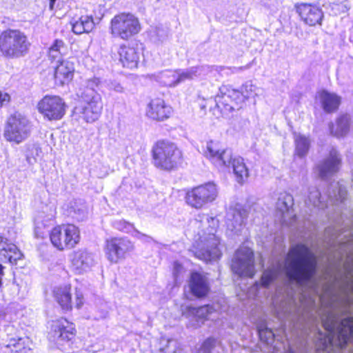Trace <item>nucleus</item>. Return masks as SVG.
<instances>
[{"mask_svg": "<svg viewBox=\"0 0 353 353\" xmlns=\"http://www.w3.org/2000/svg\"><path fill=\"white\" fill-rule=\"evenodd\" d=\"M353 295V284L350 287ZM321 321L325 332L318 329L319 345L323 353H353V298L347 292L337 297Z\"/></svg>", "mask_w": 353, "mask_h": 353, "instance_id": "1", "label": "nucleus"}, {"mask_svg": "<svg viewBox=\"0 0 353 353\" xmlns=\"http://www.w3.org/2000/svg\"><path fill=\"white\" fill-rule=\"evenodd\" d=\"M284 268L290 281L302 288H310L317 292V281L314 276L317 270V259L307 245L298 243L292 246L286 256Z\"/></svg>", "mask_w": 353, "mask_h": 353, "instance_id": "2", "label": "nucleus"}, {"mask_svg": "<svg viewBox=\"0 0 353 353\" xmlns=\"http://www.w3.org/2000/svg\"><path fill=\"white\" fill-rule=\"evenodd\" d=\"M193 224L200 230L190 252L196 258L206 262L219 259L221 256V251L220 240L216 236L218 219L208 214H199Z\"/></svg>", "mask_w": 353, "mask_h": 353, "instance_id": "3", "label": "nucleus"}, {"mask_svg": "<svg viewBox=\"0 0 353 353\" xmlns=\"http://www.w3.org/2000/svg\"><path fill=\"white\" fill-rule=\"evenodd\" d=\"M100 83V79L97 77L85 81L81 89L80 97L85 105L74 108V117L81 118L86 123H93L100 117L103 107L101 97L97 90Z\"/></svg>", "mask_w": 353, "mask_h": 353, "instance_id": "4", "label": "nucleus"}, {"mask_svg": "<svg viewBox=\"0 0 353 353\" xmlns=\"http://www.w3.org/2000/svg\"><path fill=\"white\" fill-rule=\"evenodd\" d=\"M30 46L27 36L19 30L8 29L0 34V52L7 58L24 57Z\"/></svg>", "mask_w": 353, "mask_h": 353, "instance_id": "5", "label": "nucleus"}, {"mask_svg": "<svg viewBox=\"0 0 353 353\" xmlns=\"http://www.w3.org/2000/svg\"><path fill=\"white\" fill-rule=\"evenodd\" d=\"M32 127V123L26 116L15 112L7 119L3 137L8 142L20 144L30 137Z\"/></svg>", "mask_w": 353, "mask_h": 353, "instance_id": "6", "label": "nucleus"}, {"mask_svg": "<svg viewBox=\"0 0 353 353\" xmlns=\"http://www.w3.org/2000/svg\"><path fill=\"white\" fill-rule=\"evenodd\" d=\"M152 157L157 168L170 170L181 163L182 152L175 144L159 141L152 147Z\"/></svg>", "mask_w": 353, "mask_h": 353, "instance_id": "7", "label": "nucleus"}, {"mask_svg": "<svg viewBox=\"0 0 353 353\" xmlns=\"http://www.w3.org/2000/svg\"><path fill=\"white\" fill-rule=\"evenodd\" d=\"M220 94L208 103H214L215 107L222 114H227L242 108L245 100L250 99V95L245 94L242 90L233 89L229 85H222L219 88Z\"/></svg>", "mask_w": 353, "mask_h": 353, "instance_id": "8", "label": "nucleus"}, {"mask_svg": "<svg viewBox=\"0 0 353 353\" xmlns=\"http://www.w3.org/2000/svg\"><path fill=\"white\" fill-rule=\"evenodd\" d=\"M218 194L217 185L213 182H208L188 190L185 199L190 207L201 209L214 201Z\"/></svg>", "mask_w": 353, "mask_h": 353, "instance_id": "9", "label": "nucleus"}, {"mask_svg": "<svg viewBox=\"0 0 353 353\" xmlns=\"http://www.w3.org/2000/svg\"><path fill=\"white\" fill-rule=\"evenodd\" d=\"M140 30L141 26L138 19L130 13L117 14L110 22L112 35L123 40H128L138 34Z\"/></svg>", "mask_w": 353, "mask_h": 353, "instance_id": "10", "label": "nucleus"}, {"mask_svg": "<svg viewBox=\"0 0 353 353\" xmlns=\"http://www.w3.org/2000/svg\"><path fill=\"white\" fill-rule=\"evenodd\" d=\"M50 239L52 245L59 250L72 248L79 241V230L72 224L57 226L51 231Z\"/></svg>", "mask_w": 353, "mask_h": 353, "instance_id": "11", "label": "nucleus"}, {"mask_svg": "<svg viewBox=\"0 0 353 353\" xmlns=\"http://www.w3.org/2000/svg\"><path fill=\"white\" fill-rule=\"evenodd\" d=\"M75 335L74 325L62 318L52 322L48 338L51 343L56 345L57 348L61 349L66 343L71 341Z\"/></svg>", "mask_w": 353, "mask_h": 353, "instance_id": "12", "label": "nucleus"}, {"mask_svg": "<svg viewBox=\"0 0 353 353\" xmlns=\"http://www.w3.org/2000/svg\"><path fill=\"white\" fill-rule=\"evenodd\" d=\"M204 154L210 161L219 169H230L236 156L232 149L222 147L219 141L207 142Z\"/></svg>", "mask_w": 353, "mask_h": 353, "instance_id": "13", "label": "nucleus"}, {"mask_svg": "<svg viewBox=\"0 0 353 353\" xmlns=\"http://www.w3.org/2000/svg\"><path fill=\"white\" fill-rule=\"evenodd\" d=\"M66 103L57 95H46L37 104V110L48 121L61 119L66 112Z\"/></svg>", "mask_w": 353, "mask_h": 353, "instance_id": "14", "label": "nucleus"}, {"mask_svg": "<svg viewBox=\"0 0 353 353\" xmlns=\"http://www.w3.org/2000/svg\"><path fill=\"white\" fill-rule=\"evenodd\" d=\"M231 268L233 272L240 277L252 278L255 274L252 250L247 247L238 249L232 259Z\"/></svg>", "mask_w": 353, "mask_h": 353, "instance_id": "15", "label": "nucleus"}, {"mask_svg": "<svg viewBox=\"0 0 353 353\" xmlns=\"http://www.w3.org/2000/svg\"><path fill=\"white\" fill-rule=\"evenodd\" d=\"M133 243L127 237H114L107 239L105 254L112 263H117L125 259L134 250Z\"/></svg>", "mask_w": 353, "mask_h": 353, "instance_id": "16", "label": "nucleus"}, {"mask_svg": "<svg viewBox=\"0 0 353 353\" xmlns=\"http://www.w3.org/2000/svg\"><path fill=\"white\" fill-rule=\"evenodd\" d=\"M247 210L240 204L230 207L226 214L225 224L229 236H240L245 231Z\"/></svg>", "mask_w": 353, "mask_h": 353, "instance_id": "17", "label": "nucleus"}, {"mask_svg": "<svg viewBox=\"0 0 353 353\" xmlns=\"http://www.w3.org/2000/svg\"><path fill=\"white\" fill-rule=\"evenodd\" d=\"M294 199L292 194L283 192L279 195L276 209L280 216V221L283 225L293 226L296 221V216L293 210Z\"/></svg>", "mask_w": 353, "mask_h": 353, "instance_id": "18", "label": "nucleus"}, {"mask_svg": "<svg viewBox=\"0 0 353 353\" xmlns=\"http://www.w3.org/2000/svg\"><path fill=\"white\" fill-rule=\"evenodd\" d=\"M71 268L77 274H83L92 270L96 265L94 254L87 250H78L70 255Z\"/></svg>", "mask_w": 353, "mask_h": 353, "instance_id": "19", "label": "nucleus"}, {"mask_svg": "<svg viewBox=\"0 0 353 353\" xmlns=\"http://www.w3.org/2000/svg\"><path fill=\"white\" fill-rule=\"evenodd\" d=\"M341 163V156L336 149L332 148L328 156L317 165L319 176L323 180H327L339 171Z\"/></svg>", "mask_w": 353, "mask_h": 353, "instance_id": "20", "label": "nucleus"}, {"mask_svg": "<svg viewBox=\"0 0 353 353\" xmlns=\"http://www.w3.org/2000/svg\"><path fill=\"white\" fill-rule=\"evenodd\" d=\"M172 113V108L161 98L152 99L148 105L146 114L148 117L157 121H164Z\"/></svg>", "mask_w": 353, "mask_h": 353, "instance_id": "21", "label": "nucleus"}, {"mask_svg": "<svg viewBox=\"0 0 353 353\" xmlns=\"http://www.w3.org/2000/svg\"><path fill=\"white\" fill-rule=\"evenodd\" d=\"M17 328L12 324L5 326L4 332L7 335L6 347L11 348L12 353H32L30 347L26 346L25 339L17 336Z\"/></svg>", "mask_w": 353, "mask_h": 353, "instance_id": "22", "label": "nucleus"}, {"mask_svg": "<svg viewBox=\"0 0 353 353\" xmlns=\"http://www.w3.org/2000/svg\"><path fill=\"white\" fill-rule=\"evenodd\" d=\"M74 59L61 60L58 63L54 70V79L57 83L64 85L69 83L74 77Z\"/></svg>", "mask_w": 353, "mask_h": 353, "instance_id": "23", "label": "nucleus"}, {"mask_svg": "<svg viewBox=\"0 0 353 353\" xmlns=\"http://www.w3.org/2000/svg\"><path fill=\"white\" fill-rule=\"evenodd\" d=\"M188 314L191 316V322H195L192 324L194 327H199L205 320H214L217 314V312L214 306L206 305L199 307H188Z\"/></svg>", "mask_w": 353, "mask_h": 353, "instance_id": "24", "label": "nucleus"}, {"mask_svg": "<svg viewBox=\"0 0 353 353\" xmlns=\"http://www.w3.org/2000/svg\"><path fill=\"white\" fill-rule=\"evenodd\" d=\"M297 12L301 19L309 26L321 23L323 17L322 10L317 6L310 4H301L297 7Z\"/></svg>", "mask_w": 353, "mask_h": 353, "instance_id": "25", "label": "nucleus"}, {"mask_svg": "<svg viewBox=\"0 0 353 353\" xmlns=\"http://www.w3.org/2000/svg\"><path fill=\"white\" fill-rule=\"evenodd\" d=\"M22 256V253L14 244L0 236V259L1 261L16 264Z\"/></svg>", "mask_w": 353, "mask_h": 353, "instance_id": "26", "label": "nucleus"}, {"mask_svg": "<svg viewBox=\"0 0 353 353\" xmlns=\"http://www.w3.org/2000/svg\"><path fill=\"white\" fill-rule=\"evenodd\" d=\"M280 267L272 268L265 270L261 276V281L256 282L248 290V296L252 298H256L259 296L261 290L267 288L269 285L276 279L278 276Z\"/></svg>", "mask_w": 353, "mask_h": 353, "instance_id": "27", "label": "nucleus"}, {"mask_svg": "<svg viewBox=\"0 0 353 353\" xmlns=\"http://www.w3.org/2000/svg\"><path fill=\"white\" fill-rule=\"evenodd\" d=\"M190 289L192 294L196 297H203L210 290V283L206 276L192 272L190 280Z\"/></svg>", "mask_w": 353, "mask_h": 353, "instance_id": "28", "label": "nucleus"}, {"mask_svg": "<svg viewBox=\"0 0 353 353\" xmlns=\"http://www.w3.org/2000/svg\"><path fill=\"white\" fill-rule=\"evenodd\" d=\"M119 55V61L123 66L130 69L137 67L139 60V52L134 48L121 46L118 51Z\"/></svg>", "mask_w": 353, "mask_h": 353, "instance_id": "29", "label": "nucleus"}, {"mask_svg": "<svg viewBox=\"0 0 353 353\" xmlns=\"http://www.w3.org/2000/svg\"><path fill=\"white\" fill-rule=\"evenodd\" d=\"M72 30L76 34L89 33L95 27V23L92 15L82 14L76 17L71 20Z\"/></svg>", "mask_w": 353, "mask_h": 353, "instance_id": "30", "label": "nucleus"}, {"mask_svg": "<svg viewBox=\"0 0 353 353\" xmlns=\"http://www.w3.org/2000/svg\"><path fill=\"white\" fill-rule=\"evenodd\" d=\"M70 290V285L65 284L63 286L56 287L53 290L54 299L64 310H69L72 308Z\"/></svg>", "mask_w": 353, "mask_h": 353, "instance_id": "31", "label": "nucleus"}, {"mask_svg": "<svg viewBox=\"0 0 353 353\" xmlns=\"http://www.w3.org/2000/svg\"><path fill=\"white\" fill-rule=\"evenodd\" d=\"M351 124L350 116L347 114H343L338 117L336 124L330 125V130L334 136L343 137L348 133Z\"/></svg>", "mask_w": 353, "mask_h": 353, "instance_id": "32", "label": "nucleus"}, {"mask_svg": "<svg viewBox=\"0 0 353 353\" xmlns=\"http://www.w3.org/2000/svg\"><path fill=\"white\" fill-rule=\"evenodd\" d=\"M68 215L78 221H83L88 215V207L81 200L70 201L68 205Z\"/></svg>", "mask_w": 353, "mask_h": 353, "instance_id": "33", "label": "nucleus"}, {"mask_svg": "<svg viewBox=\"0 0 353 353\" xmlns=\"http://www.w3.org/2000/svg\"><path fill=\"white\" fill-rule=\"evenodd\" d=\"M233 172L236 176V179L239 183H243L249 176L248 169L245 166L243 158L236 156L231 164Z\"/></svg>", "mask_w": 353, "mask_h": 353, "instance_id": "34", "label": "nucleus"}, {"mask_svg": "<svg viewBox=\"0 0 353 353\" xmlns=\"http://www.w3.org/2000/svg\"><path fill=\"white\" fill-rule=\"evenodd\" d=\"M319 97L324 110L327 112L336 110L340 104V97L335 94L324 90L319 94Z\"/></svg>", "mask_w": 353, "mask_h": 353, "instance_id": "35", "label": "nucleus"}, {"mask_svg": "<svg viewBox=\"0 0 353 353\" xmlns=\"http://www.w3.org/2000/svg\"><path fill=\"white\" fill-rule=\"evenodd\" d=\"M195 68L197 70L196 77H203L205 76L216 77V74H221L222 72H225V73L228 74L229 72H234L237 70L236 68L232 69L230 68L214 65H201Z\"/></svg>", "mask_w": 353, "mask_h": 353, "instance_id": "36", "label": "nucleus"}, {"mask_svg": "<svg viewBox=\"0 0 353 353\" xmlns=\"http://www.w3.org/2000/svg\"><path fill=\"white\" fill-rule=\"evenodd\" d=\"M154 80L162 85L174 87L177 85L176 70H166L154 74Z\"/></svg>", "mask_w": 353, "mask_h": 353, "instance_id": "37", "label": "nucleus"}, {"mask_svg": "<svg viewBox=\"0 0 353 353\" xmlns=\"http://www.w3.org/2000/svg\"><path fill=\"white\" fill-rule=\"evenodd\" d=\"M67 48L62 40L56 39L49 48L48 55L51 60L59 62L66 53Z\"/></svg>", "mask_w": 353, "mask_h": 353, "instance_id": "38", "label": "nucleus"}, {"mask_svg": "<svg viewBox=\"0 0 353 353\" xmlns=\"http://www.w3.org/2000/svg\"><path fill=\"white\" fill-rule=\"evenodd\" d=\"M305 204L307 205H311L313 207L321 209L327 207V205L321 197L320 192L315 187L309 188V194L307 196V199L305 201Z\"/></svg>", "mask_w": 353, "mask_h": 353, "instance_id": "39", "label": "nucleus"}, {"mask_svg": "<svg viewBox=\"0 0 353 353\" xmlns=\"http://www.w3.org/2000/svg\"><path fill=\"white\" fill-rule=\"evenodd\" d=\"M294 142H295V153L299 157H303L306 155L308 152L310 148V141L309 139L301 134H295L294 135Z\"/></svg>", "mask_w": 353, "mask_h": 353, "instance_id": "40", "label": "nucleus"}, {"mask_svg": "<svg viewBox=\"0 0 353 353\" xmlns=\"http://www.w3.org/2000/svg\"><path fill=\"white\" fill-rule=\"evenodd\" d=\"M257 331L260 340L267 345H272L274 342L275 334L272 330L267 327L266 323H263L257 325Z\"/></svg>", "mask_w": 353, "mask_h": 353, "instance_id": "41", "label": "nucleus"}, {"mask_svg": "<svg viewBox=\"0 0 353 353\" xmlns=\"http://www.w3.org/2000/svg\"><path fill=\"white\" fill-rule=\"evenodd\" d=\"M42 150L38 143L29 144L26 152V161L30 165H34L37 159L41 157Z\"/></svg>", "mask_w": 353, "mask_h": 353, "instance_id": "42", "label": "nucleus"}, {"mask_svg": "<svg viewBox=\"0 0 353 353\" xmlns=\"http://www.w3.org/2000/svg\"><path fill=\"white\" fill-rule=\"evenodd\" d=\"M334 186V185H332ZM336 190H333L332 192H329L327 199L330 202H340L342 203L346 196L347 190L343 185L337 183L334 185Z\"/></svg>", "mask_w": 353, "mask_h": 353, "instance_id": "43", "label": "nucleus"}, {"mask_svg": "<svg viewBox=\"0 0 353 353\" xmlns=\"http://www.w3.org/2000/svg\"><path fill=\"white\" fill-rule=\"evenodd\" d=\"M176 72L177 85L196 77V68L192 67L186 70H178Z\"/></svg>", "mask_w": 353, "mask_h": 353, "instance_id": "44", "label": "nucleus"}, {"mask_svg": "<svg viewBox=\"0 0 353 353\" xmlns=\"http://www.w3.org/2000/svg\"><path fill=\"white\" fill-rule=\"evenodd\" d=\"M330 14L333 15H338L342 13H345L350 9V5L348 0H337L330 4Z\"/></svg>", "mask_w": 353, "mask_h": 353, "instance_id": "45", "label": "nucleus"}, {"mask_svg": "<svg viewBox=\"0 0 353 353\" xmlns=\"http://www.w3.org/2000/svg\"><path fill=\"white\" fill-rule=\"evenodd\" d=\"M219 341L214 337L206 339L201 344L197 353H212V350L219 343Z\"/></svg>", "mask_w": 353, "mask_h": 353, "instance_id": "46", "label": "nucleus"}, {"mask_svg": "<svg viewBox=\"0 0 353 353\" xmlns=\"http://www.w3.org/2000/svg\"><path fill=\"white\" fill-rule=\"evenodd\" d=\"M113 227L117 230L125 232L134 234L136 230L131 223L125 221V220H116L113 222Z\"/></svg>", "mask_w": 353, "mask_h": 353, "instance_id": "47", "label": "nucleus"}, {"mask_svg": "<svg viewBox=\"0 0 353 353\" xmlns=\"http://www.w3.org/2000/svg\"><path fill=\"white\" fill-rule=\"evenodd\" d=\"M179 350L178 341L172 339L167 340L166 345L161 348L163 353H177Z\"/></svg>", "mask_w": 353, "mask_h": 353, "instance_id": "48", "label": "nucleus"}, {"mask_svg": "<svg viewBox=\"0 0 353 353\" xmlns=\"http://www.w3.org/2000/svg\"><path fill=\"white\" fill-rule=\"evenodd\" d=\"M259 91L260 90L251 82H246L242 88V92L245 94L250 95V98L254 97L258 95L259 94Z\"/></svg>", "mask_w": 353, "mask_h": 353, "instance_id": "49", "label": "nucleus"}, {"mask_svg": "<svg viewBox=\"0 0 353 353\" xmlns=\"http://www.w3.org/2000/svg\"><path fill=\"white\" fill-rule=\"evenodd\" d=\"M105 85L109 90L114 91L117 93H122L124 91L121 84L116 80H108L105 81Z\"/></svg>", "mask_w": 353, "mask_h": 353, "instance_id": "50", "label": "nucleus"}, {"mask_svg": "<svg viewBox=\"0 0 353 353\" xmlns=\"http://www.w3.org/2000/svg\"><path fill=\"white\" fill-rule=\"evenodd\" d=\"M10 101V96L8 93L0 90V108L6 105Z\"/></svg>", "mask_w": 353, "mask_h": 353, "instance_id": "51", "label": "nucleus"}, {"mask_svg": "<svg viewBox=\"0 0 353 353\" xmlns=\"http://www.w3.org/2000/svg\"><path fill=\"white\" fill-rule=\"evenodd\" d=\"M132 236H134V237H136L143 241L148 242V243H150L152 241V239L150 236H149L146 234H142L137 230H134V233L132 234Z\"/></svg>", "mask_w": 353, "mask_h": 353, "instance_id": "52", "label": "nucleus"}, {"mask_svg": "<svg viewBox=\"0 0 353 353\" xmlns=\"http://www.w3.org/2000/svg\"><path fill=\"white\" fill-rule=\"evenodd\" d=\"M183 270V266L179 262L175 261L173 264V276L176 281H177L180 273Z\"/></svg>", "mask_w": 353, "mask_h": 353, "instance_id": "53", "label": "nucleus"}, {"mask_svg": "<svg viewBox=\"0 0 353 353\" xmlns=\"http://www.w3.org/2000/svg\"><path fill=\"white\" fill-rule=\"evenodd\" d=\"M157 37H159V41H163L164 38L166 37V32L164 30L157 28L156 31Z\"/></svg>", "mask_w": 353, "mask_h": 353, "instance_id": "54", "label": "nucleus"}, {"mask_svg": "<svg viewBox=\"0 0 353 353\" xmlns=\"http://www.w3.org/2000/svg\"><path fill=\"white\" fill-rule=\"evenodd\" d=\"M83 296L81 294L77 293L76 294V307L80 308L83 305Z\"/></svg>", "mask_w": 353, "mask_h": 353, "instance_id": "55", "label": "nucleus"}, {"mask_svg": "<svg viewBox=\"0 0 353 353\" xmlns=\"http://www.w3.org/2000/svg\"><path fill=\"white\" fill-rule=\"evenodd\" d=\"M49 213L47 216V219L48 220H50L52 219V218L54 217L55 216V214H56V208L55 207L52 205H50L49 207Z\"/></svg>", "mask_w": 353, "mask_h": 353, "instance_id": "56", "label": "nucleus"}, {"mask_svg": "<svg viewBox=\"0 0 353 353\" xmlns=\"http://www.w3.org/2000/svg\"><path fill=\"white\" fill-rule=\"evenodd\" d=\"M108 311L106 309H103L98 316H94V319L97 320L105 319L108 316Z\"/></svg>", "mask_w": 353, "mask_h": 353, "instance_id": "57", "label": "nucleus"}, {"mask_svg": "<svg viewBox=\"0 0 353 353\" xmlns=\"http://www.w3.org/2000/svg\"><path fill=\"white\" fill-rule=\"evenodd\" d=\"M308 323H309L308 322H305V325H302L301 333V336L302 338H303L305 336H307V335L309 334V332H308L307 329L306 327L307 326Z\"/></svg>", "mask_w": 353, "mask_h": 353, "instance_id": "58", "label": "nucleus"}, {"mask_svg": "<svg viewBox=\"0 0 353 353\" xmlns=\"http://www.w3.org/2000/svg\"><path fill=\"white\" fill-rule=\"evenodd\" d=\"M3 270H4V267L1 264H0V287L1 286L2 278L4 275Z\"/></svg>", "mask_w": 353, "mask_h": 353, "instance_id": "59", "label": "nucleus"}, {"mask_svg": "<svg viewBox=\"0 0 353 353\" xmlns=\"http://www.w3.org/2000/svg\"><path fill=\"white\" fill-rule=\"evenodd\" d=\"M6 316V310L3 307L0 306V319L4 318Z\"/></svg>", "mask_w": 353, "mask_h": 353, "instance_id": "60", "label": "nucleus"}, {"mask_svg": "<svg viewBox=\"0 0 353 353\" xmlns=\"http://www.w3.org/2000/svg\"><path fill=\"white\" fill-rule=\"evenodd\" d=\"M49 1H50L49 8L51 10H52L54 9V5L55 2L57 1V0H49Z\"/></svg>", "mask_w": 353, "mask_h": 353, "instance_id": "61", "label": "nucleus"}, {"mask_svg": "<svg viewBox=\"0 0 353 353\" xmlns=\"http://www.w3.org/2000/svg\"><path fill=\"white\" fill-rule=\"evenodd\" d=\"M287 353H296L290 344L288 345Z\"/></svg>", "mask_w": 353, "mask_h": 353, "instance_id": "62", "label": "nucleus"}, {"mask_svg": "<svg viewBox=\"0 0 353 353\" xmlns=\"http://www.w3.org/2000/svg\"><path fill=\"white\" fill-rule=\"evenodd\" d=\"M302 321H303V317H301V319H299V321H300V322H302Z\"/></svg>", "mask_w": 353, "mask_h": 353, "instance_id": "63", "label": "nucleus"}]
</instances>
